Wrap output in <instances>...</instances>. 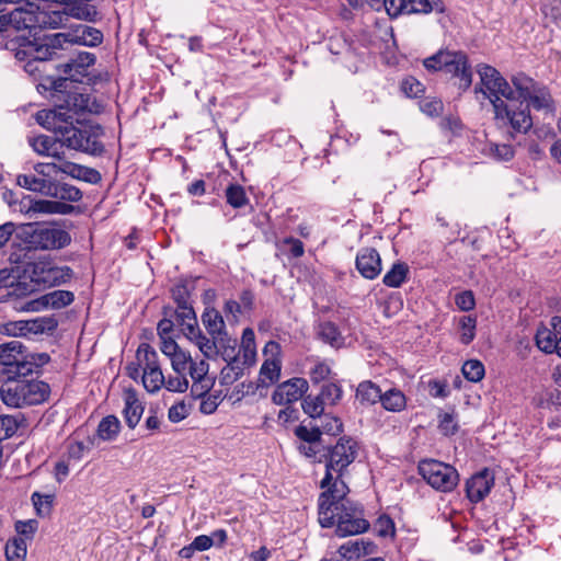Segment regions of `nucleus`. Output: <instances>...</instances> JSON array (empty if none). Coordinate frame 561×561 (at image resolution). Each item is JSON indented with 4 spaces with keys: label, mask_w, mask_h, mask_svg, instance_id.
<instances>
[{
    "label": "nucleus",
    "mask_w": 561,
    "mask_h": 561,
    "mask_svg": "<svg viewBox=\"0 0 561 561\" xmlns=\"http://www.w3.org/2000/svg\"><path fill=\"white\" fill-rule=\"evenodd\" d=\"M356 456L357 443L346 436L324 448L325 474L320 488L325 490L318 501L320 526H370L362 505L346 496L350 489L342 479Z\"/></svg>",
    "instance_id": "1"
},
{
    "label": "nucleus",
    "mask_w": 561,
    "mask_h": 561,
    "mask_svg": "<svg viewBox=\"0 0 561 561\" xmlns=\"http://www.w3.org/2000/svg\"><path fill=\"white\" fill-rule=\"evenodd\" d=\"M73 275L69 266H57L49 261H38L27 263L23 268V274L19 275V280L12 293L8 296H25L42 288L59 286L71 279Z\"/></svg>",
    "instance_id": "2"
},
{
    "label": "nucleus",
    "mask_w": 561,
    "mask_h": 561,
    "mask_svg": "<svg viewBox=\"0 0 561 561\" xmlns=\"http://www.w3.org/2000/svg\"><path fill=\"white\" fill-rule=\"evenodd\" d=\"M50 360L47 353H31L18 340L0 344V380L7 377H27Z\"/></svg>",
    "instance_id": "3"
},
{
    "label": "nucleus",
    "mask_w": 561,
    "mask_h": 561,
    "mask_svg": "<svg viewBox=\"0 0 561 561\" xmlns=\"http://www.w3.org/2000/svg\"><path fill=\"white\" fill-rule=\"evenodd\" d=\"M423 67L428 72H443L454 80V84L463 93L472 84L473 71L468 55L462 50L442 48L423 59Z\"/></svg>",
    "instance_id": "4"
},
{
    "label": "nucleus",
    "mask_w": 561,
    "mask_h": 561,
    "mask_svg": "<svg viewBox=\"0 0 561 561\" xmlns=\"http://www.w3.org/2000/svg\"><path fill=\"white\" fill-rule=\"evenodd\" d=\"M0 397L3 403L11 408L36 405L43 403L49 396V385L27 377H7L0 380Z\"/></svg>",
    "instance_id": "5"
},
{
    "label": "nucleus",
    "mask_w": 561,
    "mask_h": 561,
    "mask_svg": "<svg viewBox=\"0 0 561 561\" xmlns=\"http://www.w3.org/2000/svg\"><path fill=\"white\" fill-rule=\"evenodd\" d=\"M104 130L102 126L85 121L69 119L62 127L58 139L61 146L93 157L104 153L105 147L101 141Z\"/></svg>",
    "instance_id": "6"
},
{
    "label": "nucleus",
    "mask_w": 561,
    "mask_h": 561,
    "mask_svg": "<svg viewBox=\"0 0 561 561\" xmlns=\"http://www.w3.org/2000/svg\"><path fill=\"white\" fill-rule=\"evenodd\" d=\"M16 238L22 240L30 250L62 249L71 242V237L66 230L50 228L37 222L19 227Z\"/></svg>",
    "instance_id": "7"
},
{
    "label": "nucleus",
    "mask_w": 561,
    "mask_h": 561,
    "mask_svg": "<svg viewBox=\"0 0 561 561\" xmlns=\"http://www.w3.org/2000/svg\"><path fill=\"white\" fill-rule=\"evenodd\" d=\"M417 470L428 485L443 493L454 491L460 480L455 467L435 459L421 460Z\"/></svg>",
    "instance_id": "8"
},
{
    "label": "nucleus",
    "mask_w": 561,
    "mask_h": 561,
    "mask_svg": "<svg viewBox=\"0 0 561 561\" xmlns=\"http://www.w3.org/2000/svg\"><path fill=\"white\" fill-rule=\"evenodd\" d=\"M67 108L58 106L54 110H42L36 113V122L48 130H51L55 136H58L62 131V127L72 119V115L69 114L71 106L75 112L84 111L88 108L89 98L81 93L68 94L66 100Z\"/></svg>",
    "instance_id": "9"
},
{
    "label": "nucleus",
    "mask_w": 561,
    "mask_h": 561,
    "mask_svg": "<svg viewBox=\"0 0 561 561\" xmlns=\"http://www.w3.org/2000/svg\"><path fill=\"white\" fill-rule=\"evenodd\" d=\"M494 118L501 121L519 134H527L533 125V117L528 105H510L504 100L495 99L493 102Z\"/></svg>",
    "instance_id": "10"
},
{
    "label": "nucleus",
    "mask_w": 561,
    "mask_h": 561,
    "mask_svg": "<svg viewBox=\"0 0 561 561\" xmlns=\"http://www.w3.org/2000/svg\"><path fill=\"white\" fill-rule=\"evenodd\" d=\"M25 13L30 33L37 30L65 27L70 19L64 7L62 10L46 11L41 9L35 0L25 2Z\"/></svg>",
    "instance_id": "11"
},
{
    "label": "nucleus",
    "mask_w": 561,
    "mask_h": 561,
    "mask_svg": "<svg viewBox=\"0 0 561 561\" xmlns=\"http://www.w3.org/2000/svg\"><path fill=\"white\" fill-rule=\"evenodd\" d=\"M477 72L481 83L489 91L488 99L492 105L495 99L517 100L515 88L511 85L496 68L488 64H480L477 66Z\"/></svg>",
    "instance_id": "12"
},
{
    "label": "nucleus",
    "mask_w": 561,
    "mask_h": 561,
    "mask_svg": "<svg viewBox=\"0 0 561 561\" xmlns=\"http://www.w3.org/2000/svg\"><path fill=\"white\" fill-rule=\"evenodd\" d=\"M62 5L69 18L84 21L88 23H96L101 21L102 15L93 3L94 0H51Z\"/></svg>",
    "instance_id": "13"
},
{
    "label": "nucleus",
    "mask_w": 561,
    "mask_h": 561,
    "mask_svg": "<svg viewBox=\"0 0 561 561\" xmlns=\"http://www.w3.org/2000/svg\"><path fill=\"white\" fill-rule=\"evenodd\" d=\"M308 388L305 378H291L277 386L272 394V401L277 405L296 402L304 397Z\"/></svg>",
    "instance_id": "14"
},
{
    "label": "nucleus",
    "mask_w": 561,
    "mask_h": 561,
    "mask_svg": "<svg viewBox=\"0 0 561 561\" xmlns=\"http://www.w3.org/2000/svg\"><path fill=\"white\" fill-rule=\"evenodd\" d=\"M494 484L493 472L484 468L473 474L466 482V494L470 502L478 503L482 501L491 491Z\"/></svg>",
    "instance_id": "15"
},
{
    "label": "nucleus",
    "mask_w": 561,
    "mask_h": 561,
    "mask_svg": "<svg viewBox=\"0 0 561 561\" xmlns=\"http://www.w3.org/2000/svg\"><path fill=\"white\" fill-rule=\"evenodd\" d=\"M355 265L366 279L377 278L382 271L381 257L375 248H362L356 255Z\"/></svg>",
    "instance_id": "16"
},
{
    "label": "nucleus",
    "mask_w": 561,
    "mask_h": 561,
    "mask_svg": "<svg viewBox=\"0 0 561 561\" xmlns=\"http://www.w3.org/2000/svg\"><path fill=\"white\" fill-rule=\"evenodd\" d=\"M264 354H271V358L264 360L260 368V381L263 386L265 385V379H267L271 383L276 382L280 376L282 363L277 356L280 353V345L276 341H268L263 350Z\"/></svg>",
    "instance_id": "17"
},
{
    "label": "nucleus",
    "mask_w": 561,
    "mask_h": 561,
    "mask_svg": "<svg viewBox=\"0 0 561 561\" xmlns=\"http://www.w3.org/2000/svg\"><path fill=\"white\" fill-rule=\"evenodd\" d=\"M15 56L19 59L30 58L26 67L31 68L33 62H42L53 59L55 54L53 50H50L44 38L42 42H37L36 39L30 41L25 38L24 42L20 45V48L16 50Z\"/></svg>",
    "instance_id": "18"
},
{
    "label": "nucleus",
    "mask_w": 561,
    "mask_h": 561,
    "mask_svg": "<svg viewBox=\"0 0 561 561\" xmlns=\"http://www.w3.org/2000/svg\"><path fill=\"white\" fill-rule=\"evenodd\" d=\"M75 300V295L69 290H54L39 297L38 299L31 300L26 304L25 310L38 311L41 309L50 307L53 309H61Z\"/></svg>",
    "instance_id": "19"
},
{
    "label": "nucleus",
    "mask_w": 561,
    "mask_h": 561,
    "mask_svg": "<svg viewBox=\"0 0 561 561\" xmlns=\"http://www.w3.org/2000/svg\"><path fill=\"white\" fill-rule=\"evenodd\" d=\"M376 552L377 546L373 541L364 539L348 540L337 549L340 557L334 558V560L352 561L359 559L360 557L374 554Z\"/></svg>",
    "instance_id": "20"
},
{
    "label": "nucleus",
    "mask_w": 561,
    "mask_h": 561,
    "mask_svg": "<svg viewBox=\"0 0 561 561\" xmlns=\"http://www.w3.org/2000/svg\"><path fill=\"white\" fill-rule=\"evenodd\" d=\"M96 61L94 54L89 51H80L75 58L68 62L58 66V69L68 76L72 81H79L78 76H85L88 69Z\"/></svg>",
    "instance_id": "21"
},
{
    "label": "nucleus",
    "mask_w": 561,
    "mask_h": 561,
    "mask_svg": "<svg viewBox=\"0 0 561 561\" xmlns=\"http://www.w3.org/2000/svg\"><path fill=\"white\" fill-rule=\"evenodd\" d=\"M144 411L145 407L139 400L136 389H125L123 416L129 428L134 430L138 425Z\"/></svg>",
    "instance_id": "22"
},
{
    "label": "nucleus",
    "mask_w": 561,
    "mask_h": 561,
    "mask_svg": "<svg viewBox=\"0 0 561 561\" xmlns=\"http://www.w3.org/2000/svg\"><path fill=\"white\" fill-rule=\"evenodd\" d=\"M58 169L61 173L89 184H98L102 180V175L96 169L67 161L66 158L59 161Z\"/></svg>",
    "instance_id": "23"
},
{
    "label": "nucleus",
    "mask_w": 561,
    "mask_h": 561,
    "mask_svg": "<svg viewBox=\"0 0 561 561\" xmlns=\"http://www.w3.org/2000/svg\"><path fill=\"white\" fill-rule=\"evenodd\" d=\"M32 148L39 154L48 156L57 161L66 158L65 151L58 136L51 137L47 135H39L30 140Z\"/></svg>",
    "instance_id": "24"
},
{
    "label": "nucleus",
    "mask_w": 561,
    "mask_h": 561,
    "mask_svg": "<svg viewBox=\"0 0 561 561\" xmlns=\"http://www.w3.org/2000/svg\"><path fill=\"white\" fill-rule=\"evenodd\" d=\"M20 530V528H15ZM36 528H21L20 534L23 537H13L9 539L4 547L7 561H25L27 547L25 538H32Z\"/></svg>",
    "instance_id": "25"
},
{
    "label": "nucleus",
    "mask_w": 561,
    "mask_h": 561,
    "mask_svg": "<svg viewBox=\"0 0 561 561\" xmlns=\"http://www.w3.org/2000/svg\"><path fill=\"white\" fill-rule=\"evenodd\" d=\"M70 32L72 36L70 39L71 45L96 47L103 43L104 36L99 28L85 24H78L72 26Z\"/></svg>",
    "instance_id": "26"
},
{
    "label": "nucleus",
    "mask_w": 561,
    "mask_h": 561,
    "mask_svg": "<svg viewBox=\"0 0 561 561\" xmlns=\"http://www.w3.org/2000/svg\"><path fill=\"white\" fill-rule=\"evenodd\" d=\"M47 196L64 203H76L81 201L82 192L75 185L51 180Z\"/></svg>",
    "instance_id": "27"
},
{
    "label": "nucleus",
    "mask_w": 561,
    "mask_h": 561,
    "mask_svg": "<svg viewBox=\"0 0 561 561\" xmlns=\"http://www.w3.org/2000/svg\"><path fill=\"white\" fill-rule=\"evenodd\" d=\"M202 322L213 339L226 335V324L222 316L215 308H206L202 314Z\"/></svg>",
    "instance_id": "28"
},
{
    "label": "nucleus",
    "mask_w": 561,
    "mask_h": 561,
    "mask_svg": "<svg viewBox=\"0 0 561 561\" xmlns=\"http://www.w3.org/2000/svg\"><path fill=\"white\" fill-rule=\"evenodd\" d=\"M511 83L515 88L517 100L523 104L530 95L536 92L540 83L535 81L524 72H518L511 77Z\"/></svg>",
    "instance_id": "29"
},
{
    "label": "nucleus",
    "mask_w": 561,
    "mask_h": 561,
    "mask_svg": "<svg viewBox=\"0 0 561 561\" xmlns=\"http://www.w3.org/2000/svg\"><path fill=\"white\" fill-rule=\"evenodd\" d=\"M9 27L27 31L25 4L0 15V33L8 31Z\"/></svg>",
    "instance_id": "30"
},
{
    "label": "nucleus",
    "mask_w": 561,
    "mask_h": 561,
    "mask_svg": "<svg viewBox=\"0 0 561 561\" xmlns=\"http://www.w3.org/2000/svg\"><path fill=\"white\" fill-rule=\"evenodd\" d=\"M560 334L561 330L559 328H540L536 333V344L542 352L552 354L558 347V339Z\"/></svg>",
    "instance_id": "31"
},
{
    "label": "nucleus",
    "mask_w": 561,
    "mask_h": 561,
    "mask_svg": "<svg viewBox=\"0 0 561 561\" xmlns=\"http://www.w3.org/2000/svg\"><path fill=\"white\" fill-rule=\"evenodd\" d=\"M531 106L536 111H545L547 113L554 112L553 99L545 85L540 84L539 88L534 92L530 98L526 100V104Z\"/></svg>",
    "instance_id": "32"
},
{
    "label": "nucleus",
    "mask_w": 561,
    "mask_h": 561,
    "mask_svg": "<svg viewBox=\"0 0 561 561\" xmlns=\"http://www.w3.org/2000/svg\"><path fill=\"white\" fill-rule=\"evenodd\" d=\"M381 389L370 380L362 381L356 389V399L364 407L380 402Z\"/></svg>",
    "instance_id": "33"
},
{
    "label": "nucleus",
    "mask_w": 561,
    "mask_h": 561,
    "mask_svg": "<svg viewBox=\"0 0 561 561\" xmlns=\"http://www.w3.org/2000/svg\"><path fill=\"white\" fill-rule=\"evenodd\" d=\"M121 422L115 415L103 417L96 428V437L104 442L116 439L121 432Z\"/></svg>",
    "instance_id": "34"
},
{
    "label": "nucleus",
    "mask_w": 561,
    "mask_h": 561,
    "mask_svg": "<svg viewBox=\"0 0 561 561\" xmlns=\"http://www.w3.org/2000/svg\"><path fill=\"white\" fill-rule=\"evenodd\" d=\"M32 209L43 214L69 215L75 211L76 207L61 201L41 199L33 204Z\"/></svg>",
    "instance_id": "35"
},
{
    "label": "nucleus",
    "mask_w": 561,
    "mask_h": 561,
    "mask_svg": "<svg viewBox=\"0 0 561 561\" xmlns=\"http://www.w3.org/2000/svg\"><path fill=\"white\" fill-rule=\"evenodd\" d=\"M51 180L42 179L35 174H20L16 178V183L28 191L39 193L47 196Z\"/></svg>",
    "instance_id": "36"
},
{
    "label": "nucleus",
    "mask_w": 561,
    "mask_h": 561,
    "mask_svg": "<svg viewBox=\"0 0 561 561\" xmlns=\"http://www.w3.org/2000/svg\"><path fill=\"white\" fill-rule=\"evenodd\" d=\"M380 403L382 408L391 412H400L407 405V399L402 391L391 388L386 392H381Z\"/></svg>",
    "instance_id": "37"
},
{
    "label": "nucleus",
    "mask_w": 561,
    "mask_h": 561,
    "mask_svg": "<svg viewBox=\"0 0 561 561\" xmlns=\"http://www.w3.org/2000/svg\"><path fill=\"white\" fill-rule=\"evenodd\" d=\"M24 419L20 413L18 415H5L0 413V459L3 455L2 442L15 434L21 421Z\"/></svg>",
    "instance_id": "38"
},
{
    "label": "nucleus",
    "mask_w": 561,
    "mask_h": 561,
    "mask_svg": "<svg viewBox=\"0 0 561 561\" xmlns=\"http://www.w3.org/2000/svg\"><path fill=\"white\" fill-rule=\"evenodd\" d=\"M218 350L222 359L229 364V368L234 370V364L238 363V356L236 352L237 340L231 339L228 333L218 337Z\"/></svg>",
    "instance_id": "39"
},
{
    "label": "nucleus",
    "mask_w": 561,
    "mask_h": 561,
    "mask_svg": "<svg viewBox=\"0 0 561 561\" xmlns=\"http://www.w3.org/2000/svg\"><path fill=\"white\" fill-rule=\"evenodd\" d=\"M409 274V266L404 262H397L385 274L382 283L391 288L400 287Z\"/></svg>",
    "instance_id": "40"
},
{
    "label": "nucleus",
    "mask_w": 561,
    "mask_h": 561,
    "mask_svg": "<svg viewBox=\"0 0 561 561\" xmlns=\"http://www.w3.org/2000/svg\"><path fill=\"white\" fill-rule=\"evenodd\" d=\"M483 153L495 161H510L515 156V150L508 144L489 142L483 148Z\"/></svg>",
    "instance_id": "41"
},
{
    "label": "nucleus",
    "mask_w": 561,
    "mask_h": 561,
    "mask_svg": "<svg viewBox=\"0 0 561 561\" xmlns=\"http://www.w3.org/2000/svg\"><path fill=\"white\" fill-rule=\"evenodd\" d=\"M195 289V280L183 278L171 289V295L176 306L191 304L190 298Z\"/></svg>",
    "instance_id": "42"
},
{
    "label": "nucleus",
    "mask_w": 561,
    "mask_h": 561,
    "mask_svg": "<svg viewBox=\"0 0 561 561\" xmlns=\"http://www.w3.org/2000/svg\"><path fill=\"white\" fill-rule=\"evenodd\" d=\"M275 245L280 253L291 259H299L305 253L304 243L294 237H286L283 240L277 241Z\"/></svg>",
    "instance_id": "43"
},
{
    "label": "nucleus",
    "mask_w": 561,
    "mask_h": 561,
    "mask_svg": "<svg viewBox=\"0 0 561 561\" xmlns=\"http://www.w3.org/2000/svg\"><path fill=\"white\" fill-rule=\"evenodd\" d=\"M137 358L144 365L145 370L161 369L158 362V354L153 347L147 343H141L137 351Z\"/></svg>",
    "instance_id": "44"
},
{
    "label": "nucleus",
    "mask_w": 561,
    "mask_h": 561,
    "mask_svg": "<svg viewBox=\"0 0 561 561\" xmlns=\"http://www.w3.org/2000/svg\"><path fill=\"white\" fill-rule=\"evenodd\" d=\"M58 327V321L54 317H39L27 321L25 328L34 334L50 333Z\"/></svg>",
    "instance_id": "45"
},
{
    "label": "nucleus",
    "mask_w": 561,
    "mask_h": 561,
    "mask_svg": "<svg viewBox=\"0 0 561 561\" xmlns=\"http://www.w3.org/2000/svg\"><path fill=\"white\" fill-rule=\"evenodd\" d=\"M241 347L243 351V364L253 365L256 356L255 335L250 328L243 330Z\"/></svg>",
    "instance_id": "46"
},
{
    "label": "nucleus",
    "mask_w": 561,
    "mask_h": 561,
    "mask_svg": "<svg viewBox=\"0 0 561 561\" xmlns=\"http://www.w3.org/2000/svg\"><path fill=\"white\" fill-rule=\"evenodd\" d=\"M226 201L233 208H241L249 204V198L243 186L231 183L226 188Z\"/></svg>",
    "instance_id": "47"
},
{
    "label": "nucleus",
    "mask_w": 561,
    "mask_h": 561,
    "mask_svg": "<svg viewBox=\"0 0 561 561\" xmlns=\"http://www.w3.org/2000/svg\"><path fill=\"white\" fill-rule=\"evenodd\" d=\"M318 336L331 346H339L342 339L337 327L330 321L319 324Z\"/></svg>",
    "instance_id": "48"
},
{
    "label": "nucleus",
    "mask_w": 561,
    "mask_h": 561,
    "mask_svg": "<svg viewBox=\"0 0 561 561\" xmlns=\"http://www.w3.org/2000/svg\"><path fill=\"white\" fill-rule=\"evenodd\" d=\"M405 13L419 14L430 13L440 4L439 0H405Z\"/></svg>",
    "instance_id": "49"
},
{
    "label": "nucleus",
    "mask_w": 561,
    "mask_h": 561,
    "mask_svg": "<svg viewBox=\"0 0 561 561\" xmlns=\"http://www.w3.org/2000/svg\"><path fill=\"white\" fill-rule=\"evenodd\" d=\"M218 339H208L203 332H197L195 343L206 358H214L219 354Z\"/></svg>",
    "instance_id": "50"
},
{
    "label": "nucleus",
    "mask_w": 561,
    "mask_h": 561,
    "mask_svg": "<svg viewBox=\"0 0 561 561\" xmlns=\"http://www.w3.org/2000/svg\"><path fill=\"white\" fill-rule=\"evenodd\" d=\"M142 383L148 392L154 393L164 385V376L161 369L145 370Z\"/></svg>",
    "instance_id": "51"
},
{
    "label": "nucleus",
    "mask_w": 561,
    "mask_h": 561,
    "mask_svg": "<svg viewBox=\"0 0 561 561\" xmlns=\"http://www.w3.org/2000/svg\"><path fill=\"white\" fill-rule=\"evenodd\" d=\"M54 500H55L54 494H42L39 492H34L32 494V502H33L34 508H35L37 515L42 516V517L49 515V513L53 508Z\"/></svg>",
    "instance_id": "52"
},
{
    "label": "nucleus",
    "mask_w": 561,
    "mask_h": 561,
    "mask_svg": "<svg viewBox=\"0 0 561 561\" xmlns=\"http://www.w3.org/2000/svg\"><path fill=\"white\" fill-rule=\"evenodd\" d=\"M465 378L472 382H478L484 377V365L478 359L465 362L461 368Z\"/></svg>",
    "instance_id": "53"
},
{
    "label": "nucleus",
    "mask_w": 561,
    "mask_h": 561,
    "mask_svg": "<svg viewBox=\"0 0 561 561\" xmlns=\"http://www.w3.org/2000/svg\"><path fill=\"white\" fill-rule=\"evenodd\" d=\"M459 327L460 342L465 345L470 344L476 337L477 319L472 316H463L459 319Z\"/></svg>",
    "instance_id": "54"
},
{
    "label": "nucleus",
    "mask_w": 561,
    "mask_h": 561,
    "mask_svg": "<svg viewBox=\"0 0 561 561\" xmlns=\"http://www.w3.org/2000/svg\"><path fill=\"white\" fill-rule=\"evenodd\" d=\"M302 410L310 417L316 419L323 415L324 402L320 399V396H306L302 400Z\"/></svg>",
    "instance_id": "55"
},
{
    "label": "nucleus",
    "mask_w": 561,
    "mask_h": 561,
    "mask_svg": "<svg viewBox=\"0 0 561 561\" xmlns=\"http://www.w3.org/2000/svg\"><path fill=\"white\" fill-rule=\"evenodd\" d=\"M342 388L334 382L323 385L319 393L320 399L324 402V404L331 405H335L342 399Z\"/></svg>",
    "instance_id": "56"
},
{
    "label": "nucleus",
    "mask_w": 561,
    "mask_h": 561,
    "mask_svg": "<svg viewBox=\"0 0 561 561\" xmlns=\"http://www.w3.org/2000/svg\"><path fill=\"white\" fill-rule=\"evenodd\" d=\"M295 435L302 443L319 444L321 440L322 432L318 426L309 428V427L300 424L295 428Z\"/></svg>",
    "instance_id": "57"
},
{
    "label": "nucleus",
    "mask_w": 561,
    "mask_h": 561,
    "mask_svg": "<svg viewBox=\"0 0 561 561\" xmlns=\"http://www.w3.org/2000/svg\"><path fill=\"white\" fill-rule=\"evenodd\" d=\"M438 417V428L444 435H454L458 431V423L456 420V413L454 411L450 413H439Z\"/></svg>",
    "instance_id": "58"
},
{
    "label": "nucleus",
    "mask_w": 561,
    "mask_h": 561,
    "mask_svg": "<svg viewBox=\"0 0 561 561\" xmlns=\"http://www.w3.org/2000/svg\"><path fill=\"white\" fill-rule=\"evenodd\" d=\"M72 38L71 32L67 33H56L51 35L44 36L45 42L49 46L50 50L56 55L57 50L62 49L65 44H71L70 39Z\"/></svg>",
    "instance_id": "59"
},
{
    "label": "nucleus",
    "mask_w": 561,
    "mask_h": 561,
    "mask_svg": "<svg viewBox=\"0 0 561 561\" xmlns=\"http://www.w3.org/2000/svg\"><path fill=\"white\" fill-rule=\"evenodd\" d=\"M401 89L409 98H419L425 90L423 83L413 77L404 79L401 83Z\"/></svg>",
    "instance_id": "60"
},
{
    "label": "nucleus",
    "mask_w": 561,
    "mask_h": 561,
    "mask_svg": "<svg viewBox=\"0 0 561 561\" xmlns=\"http://www.w3.org/2000/svg\"><path fill=\"white\" fill-rule=\"evenodd\" d=\"M420 108L428 116H438L443 111V102L436 98H425L420 102Z\"/></svg>",
    "instance_id": "61"
},
{
    "label": "nucleus",
    "mask_w": 561,
    "mask_h": 561,
    "mask_svg": "<svg viewBox=\"0 0 561 561\" xmlns=\"http://www.w3.org/2000/svg\"><path fill=\"white\" fill-rule=\"evenodd\" d=\"M190 414V409L184 401L173 404L168 411V419L172 423H179L186 419Z\"/></svg>",
    "instance_id": "62"
},
{
    "label": "nucleus",
    "mask_w": 561,
    "mask_h": 561,
    "mask_svg": "<svg viewBox=\"0 0 561 561\" xmlns=\"http://www.w3.org/2000/svg\"><path fill=\"white\" fill-rule=\"evenodd\" d=\"M455 304L461 311H470L476 306L474 295L471 290H463L455 296Z\"/></svg>",
    "instance_id": "63"
},
{
    "label": "nucleus",
    "mask_w": 561,
    "mask_h": 561,
    "mask_svg": "<svg viewBox=\"0 0 561 561\" xmlns=\"http://www.w3.org/2000/svg\"><path fill=\"white\" fill-rule=\"evenodd\" d=\"M172 368L178 373L182 374L186 370L187 364L192 362L191 355L184 352L183 350H179L171 357Z\"/></svg>",
    "instance_id": "64"
}]
</instances>
